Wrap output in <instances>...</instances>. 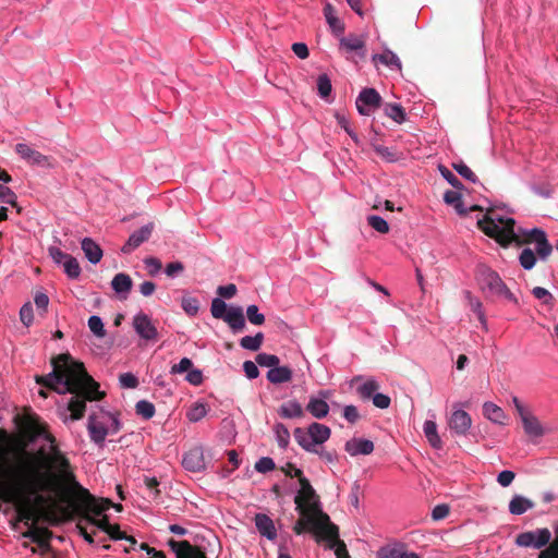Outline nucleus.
Listing matches in <instances>:
<instances>
[{"label": "nucleus", "instance_id": "obj_11", "mask_svg": "<svg viewBox=\"0 0 558 558\" xmlns=\"http://www.w3.org/2000/svg\"><path fill=\"white\" fill-rule=\"evenodd\" d=\"M551 533L548 529H536L534 531L520 533L515 538L519 547H531L539 549L550 542Z\"/></svg>", "mask_w": 558, "mask_h": 558}, {"label": "nucleus", "instance_id": "obj_32", "mask_svg": "<svg viewBox=\"0 0 558 558\" xmlns=\"http://www.w3.org/2000/svg\"><path fill=\"white\" fill-rule=\"evenodd\" d=\"M483 414L494 424H505L506 414L504 410L493 402L487 401L483 404Z\"/></svg>", "mask_w": 558, "mask_h": 558}, {"label": "nucleus", "instance_id": "obj_2", "mask_svg": "<svg viewBox=\"0 0 558 558\" xmlns=\"http://www.w3.org/2000/svg\"><path fill=\"white\" fill-rule=\"evenodd\" d=\"M37 383L53 389L64 397L58 402V414L64 424L84 416L87 401L100 400L104 392L86 372L84 364L70 354H60L52 360V371L38 377Z\"/></svg>", "mask_w": 558, "mask_h": 558}, {"label": "nucleus", "instance_id": "obj_56", "mask_svg": "<svg viewBox=\"0 0 558 558\" xmlns=\"http://www.w3.org/2000/svg\"><path fill=\"white\" fill-rule=\"evenodd\" d=\"M107 534L114 541L125 539L131 543V545L136 544V539L133 536H128L124 532L120 530L118 525H111Z\"/></svg>", "mask_w": 558, "mask_h": 558}, {"label": "nucleus", "instance_id": "obj_8", "mask_svg": "<svg viewBox=\"0 0 558 558\" xmlns=\"http://www.w3.org/2000/svg\"><path fill=\"white\" fill-rule=\"evenodd\" d=\"M480 284L483 292L504 298L515 305L519 304L518 298L509 290L496 271L484 269L480 276Z\"/></svg>", "mask_w": 558, "mask_h": 558}, {"label": "nucleus", "instance_id": "obj_62", "mask_svg": "<svg viewBox=\"0 0 558 558\" xmlns=\"http://www.w3.org/2000/svg\"><path fill=\"white\" fill-rule=\"evenodd\" d=\"M144 264L150 276L158 275L162 268L161 262L156 257H146Z\"/></svg>", "mask_w": 558, "mask_h": 558}, {"label": "nucleus", "instance_id": "obj_31", "mask_svg": "<svg viewBox=\"0 0 558 558\" xmlns=\"http://www.w3.org/2000/svg\"><path fill=\"white\" fill-rule=\"evenodd\" d=\"M464 296L471 311L476 314L483 329L487 331L488 324L485 316V312L483 310L482 302L480 301L478 298L474 296L470 291H465Z\"/></svg>", "mask_w": 558, "mask_h": 558}, {"label": "nucleus", "instance_id": "obj_33", "mask_svg": "<svg viewBox=\"0 0 558 558\" xmlns=\"http://www.w3.org/2000/svg\"><path fill=\"white\" fill-rule=\"evenodd\" d=\"M424 435L429 445L435 449L442 447V441L437 432V424L434 420H426L423 425Z\"/></svg>", "mask_w": 558, "mask_h": 558}, {"label": "nucleus", "instance_id": "obj_16", "mask_svg": "<svg viewBox=\"0 0 558 558\" xmlns=\"http://www.w3.org/2000/svg\"><path fill=\"white\" fill-rule=\"evenodd\" d=\"M168 545L175 554L177 558H207L206 554L202 549L193 546L187 541L170 539Z\"/></svg>", "mask_w": 558, "mask_h": 558}, {"label": "nucleus", "instance_id": "obj_49", "mask_svg": "<svg viewBox=\"0 0 558 558\" xmlns=\"http://www.w3.org/2000/svg\"><path fill=\"white\" fill-rule=\"evenodd\" d=\"M88 327L96 337L104 338L106 336L104 322L98 315H92L88 318Z\"/></svg>", "mask_w": 558, "mask_h": 558}, {"label": "nucleus", "instance_id": "obj_10", "mask_svg": "<svg viewBox=\"0 0 558 558\" xmlns=\"http://www.w3.org/2000/svg\"><path fill=\"white\" fill-rule=\"evenodd\" d=\"M132 327L145 342H156L158 340V330L151 318L144 312H138L133 316Z\"/></svg>", "mask_w": 558, "mask_h": 558}, {"label": "nucleus", "instance_id": "obj_29", "mask_svg": "<svg viewBox=\"0 0 558 558\" xmlns=\"http://www.w3.org/2000/svg\"><path fill=\"white\" fill-rule=\"evenodd\" d=\"M278 414L280 417L288 420L301 418L304 415V410L299 401L289 400L278 408Z\"/></svg>", "mask_w": 558, "mask_h": 558}, {"label": "nucleus", "instance_id": "obj_38", "mask_svg": "<svg viewBox=\"0 0 558 558\" xmlns=\"http://www.w3.org/2000/svg\"><path fill=\"white\" fill-rule=\"evenodd\" d=\"M263 332H257L254 336H244L243 338H241L240 345L244 350L258 351L263 344Z\"/></svg>", "mask_w": 558, "mask_h": 558}, {"label": "nucleus", "instance_id": "obj_17", "mask_svg": "<svg viewBox=\"0 0 558 558\" xmlns=\"http://www.w3.org/2000/svg\"><path fill=\"white\" fill-rule=\"evenodd\" d=\"M154 225L151 222L141 227L138 230H135L131 233L129 236L126 243L122 246L121 251L124 254H129L135 248H137L140 245H142L144 242H146L153 232Z\"/></svg>", "mask_w": 558, "mask_h": 558}, {"label": "nucleus", "instance_id": "obj_12", "mask_svg": "<svg viewBox=\"0 0 558 558\" xmlns=\"http://www.w3.org/2000/svg\"><path fill=\"white\" fill-rule=\"evenodd\" d=\"M381 105V96L375 88H363L355 99L356 110L361 116H369Z\"/></svg>", "mask_w": 558, "mask_h": 558}, {"label": "nucleus", "instance_id": "obj_4", "mask_svg": "<svg viewBox=\"0 0 558 558\" xmlns=\"http://www.w3.org/2000/svg\"><path fill=\"white\" fill-rule=\"evenodd\" d=\"M302 518L295 523L293 531L300 535L306 530L314 531L317 535L328 541L338 538V526L330 522L326 513H312L307 511H299Z\"/></svg>", "mask_w": 558, "mask_h": 558}, {"label": "nucleus", "instance_id": "obj_5", "mask_svg": "<svg viewBox=\"0 0 558 558\" xmlns=\"http://www.w3.org/2000/svg\"><path fill=\"white\" fill-rule=\"evenodd\" d=\"M121 429V422L118 416L108 411H100L89 415L87 430L90 440L102 446L109 434H117Z\"/></svg>", "mask_w": 558, "mask_h": 558}, {"label": "nucleus", "instance_id": "obj_55", "mask_svg": "<svg viewBox=\"0 0 558 558\" xmlns=\"http://www.w3.org/2000/svg\"><path fill=\"white\" fill-rule=\"evenodd\" d=\"M439 171L442 175V178L454 189L461 190L463 187V184L460 182V180L445 166H439Z\"/></svg>", "mask_w": 558, "mask_h": 558}, {"label": "nucleus", "instance_id": "obj_45", "mask_svg": "<svg viewBox=\"0 0 558 558\" xmlns=\"http://www.w3.org/2000/svg\"><path fill=\"white\" fill-rule=\"evenodd\" d=\"M336 121L338 125L344 130V132L357 144L360 142L356 132L351 128L350 121L348 117L343 113L336 112L335 113Z\"/></svg>", "mask_w": 558, "mask_h": 558}, {"label": "nucleus", "instance_id": "obj_7", "mask_svg": "<svg viewBox=\"0 0 558 558\" xmlns=\"http://www.w3.org/2000/svg\"><path fill=\"white\" fill-rule=\"evenodd\" d=\"M16 519L23 523L27 531L23 533V537L31 539L33 543L41 544L44 530L36 526L38 521V511L29 499L20 498L15 505Z\"/></svg>", "mask_w": 558, "mask_h": 558}, {"label": "nucleus", "instance_id": "obj_54", "mask_svg": "<svg viewBox=\"0 0 558 558\" xmlns=\"http://www.w3.org/2000/svg\"><path fill=\"white\" fill-rule=\"evenodd\" d=\"M20 319L26 326H31L34 320L33 306L29 302L25 303L20 310Z\"/></svg>", "mask_w": 558, "mask_h": 558}, {"label": "nucleus", "instance_id": "obj_25", "mask_svg": "<svg viewBox=\"0 0 558 558\" xmlns=\"http://www.w3.org/2000/svg\"><path fill=\"white\" fill-rule=\"evenodd\" d=\"M525 434L532 438H539L545 434L538 418L530 411L520 416Z\"/></svg>", "mask_w": 558, "mask_h": 558}, {"label": "nucleus", "instance_id": "obj_64", "mask_svg": "<svg viewBox=\"0 0 558 558\" xmlns=\"http://www.w3.org/2000/svg\"><path fill=\"white\" fill-rule=\"evenodd\" d=\"M539 558H558V530L556 541L541 553Z\"/></svg>", "mask_w": 558, "mask_h": 558}, {"label": "nucleus", "instance_id": "obj_39", "mask_svg": "<svg viewBox=\"0 0 558 558\" xmlns=\"http://www.w3.org/2000/svg\"><path fill=\"white\" fill-rule=\"evenodd\" d=\"M274 434L278 446L281 449H287L290 444V432L287 426L282 423H276L274 425Z\"/></svg>", "mask_w": 558, "mask_h": 558}, {"label": "nucleus", "instance_id": "obj_3", "mask_svg": "<svg viewBox=\"0 0 558 558\" xmlns=\"http://www.w3.org/2000/svg\"><path fill=\"white\" fill-rule=\"evenodd\" d=\"M477 223L485 234L496 239L499 243L508 244L517 236L514 219L498 211H488Z\"/></svg>", "mask_w": 558, "mask_h": 558}, {"label": "nucleus", "instance_id": "obj_57", "mask_svg": "<svg viewBox=\"0 0 558 558\" xmlns=\"http://www.w3.org/2000/svg\"><path fill=\"white\" fill-rule=\"evenodd\" d=\"M275 461L269 457H263L255 463V470L259 473H267L275 470Z\"/></svg>", "mask_w": 558, "mask_h": 558}, {"label": "nucleus", "instance_id": "obj_51", "mask_svg": "<svg viewBox=\"0 0 558 558\" xmlns=\"http://www.w3.org/2000/svg\"><path fill=\"white\" fill-rule=\"evenodd\" d=\"M368 225L379 233H387L389 231L388 222L380 216L371 215L367 217Z\"/></svg>", "mask_w": 558, "mask_h": 558}, {"label": "nucleus", "instance_id": "obj_15", "mask_svg": "<svg viewBox=\"0 0 558 558\" xmlns=\"http://www.w3.org/2000/svg\"><path fill=\"white\" fill-rule=\"evenodd\" d=\"M522 233L532 238L539 259L546 260L553 252V246L548 242L545 231L539 228H533L531 230H524Z\"/></svg>", "mask_w": 558, "mask_h": 558}, {"label": "nucleus", "instance_id": "obj_34", "mask_svg": "<svg viewBox=\"0 0 558 558\" xmlns=\"http://www.w3.org/2000/svg\"><path fill=\"white\" fill-rule=\"evenodd\" d=\"M533 507L534 504L529 498L521 495H514L509 502V512L511 514L520 515L526 512L527 510L532 509Z\"/></svg>", "mask_w": 558, "mask_h": 558}, {"label": "nucleus", "instance_id": "obj_24", "mask_svg": "<svg viewBox=\"0 0 558 558\" xmlns=\"http://www.w3.org/2000/svg\"><path fill=\"white\" fill-rule=\"evenodd\" d=\"M372 60L375 65L383 64L391 71L400 72L402 69L399 57L390 49H385L381 53L373 54Z\"/></svg>", "mask_w": 558, "mask_h": 558}, {"label": "nucleus", "instance_id": "obj_27", "mask_svg": "<svg viewBox=\"0 0 558 558\" xmlns=\"http://www.w3.org/2000/svg\"><path fill=\"white\" fill-rule=\"evenodd\" d=\"M233 332L241 331L245 326L243 310L240 306H230L223 319Z\"/></svg>", "mask_w": 558, "mask_h": 558}, {"label": "nucleus", "instance_id": "obj_13", "mask_svg": "<svg viewBox=\"0 0 558 558\" xmlns=\"http://www.w3.org/2000/svg\"><path fill=\"white\" fill-rule=\"evenodd\" d=\"M332 396L329 389L319 390L316 396H311L306 404V411L315 418L320 420L328 415L329 405L327 400Z\"/></svg>", "mask_w": 558, "mask_h": 558}, {"label": "nucleus", "instance_id": "obj_60", "mask_svg": "<svg viewBox=\"0 0 558 558\" xmlns=\"http://www.w3.org/2000/svg\"><path fill=\"white\" fill-rule=\"evenodd\" d=\"M193 367V362L189 357H183L180 360L178 364H174L170 368V373L172 375L174 374H182L187 373Z\"/></svg>", "mask_w": 558, "mask_h": 558}, {"label": "nucleus", "instance_id": "obj_35", "mask_svg": "<svg viewBox=\"0 0 558 558\" xmlns=\"http://www.w3.org/2000/svg\"><path fill=\"white\" fill-rule=\"evenodd\" d=\"M379 389L378 381L369 377L366 380H364L357 388L356 391L361 399L363 400H369L377 393V390Z\"/></svg>", "mask_w": 558, "mask_h": 558}, {"label": "nucleus", "instance_id": "obj_36", "mask_svg": "<svg viewBox=\"0 0 558 558\" xmlns=\"http://www.w3.org/2000/svg\"><path fill=\"white\" fill-rule=\"evenodd\" d=\"M385 114L398 124L407 120V113L400 104H386Z\"/></svg>", "mask_w": 558, "mask_h": 558}, {"label": "nucleus", "instance_id": "obj_14", "mask_svg": "<svg viewBox=\"0 0 558 558\" xmlns=\"http://www.w3.org/2000/svg\"><path fill=\"white\" fill-rule=\"evenodd\" d=\"M448 426L453 434L465 436L472 426V418L466 411L454 407L448 418Z\"/></svg>", "mask_w": 558, "mask_h": 558}, {"label": "nucleus", "instance_id": "obj_50", "mask_svg": "<svg viewBox=\"0 0 558 558\" xmlns=\"http://www.w3.org/2000/svg\"><path fill=\"white\" fill-rule=\"evenodd\" d=\"M246 316L251 324L260 326L265 323V315L259 312V308L255 304H251L246 308Z\"/></svg>", "mask_w": 558, "mask_h": 558}, {"label": "nucleus", "instance_id": "obj_53", "mask_svg": "<svg viewBox=\"0 0 558 558\" xmlns=\"http://www.w3.org/2000/svg\"><path fill=\"white\" fill-rule=\"evenodd\" d=\"M119 383L122 388L134 389L138 386V379L133 373H123L119 376Z\"/></svg>", "mask_w": 558, "mask_h": 558}, {"label": "nucleus", "instance_id": "obj_1", "mask_svg": "<svg viewBox=\"0 0 558 558\" xmlns=\"http://www.w3.org/2000/svg\"><path fill=\"white\" fill-rule=\"evenodd\" d=\"M32 439L44 444L35 453L24 457L22 469L26 485L36 495L38 502L45 501L43 493L48 494L53 504H66L87 523L107 533L111 526L107 515L97 517L110 508L111 501L97 499L76 481L69 459L46 426L34 425Z\"/></svg>", "mask_w": 558, "mask_h": 558}, {"label": "nucleus", "instance_id": "obj_41", "mask_svg": "<svg viewBox=\"0 0 558 558\" xmlns=\"http://www.w3.org/2000/svg\"><path fill=\"white\" fill-rule=\"evenodd\" d=\"M64 274L72 280L81 276V266L75 257L72 255L62 264Z\"/></svg>", "mask_w": 558, "mask_h": 558}, {"label": "nucleus", "instance_id": "obj_6", "mask_svg": "<svg viewBox=\"0 0 558 558\" xmlns=\"http://www.w3.org/2000/svg\"><path fill=\"white\" fill-rule=\"evenodd\" d=\"M331 435V429L322 423H311L307 429L296 427L293 436L298 445L307 452L318 453L317 446L326 442Z\"/></svg>", "mask_w": 558, "mask_h": 558}, {"label": "nucleus", "instance_id": "obj_52", "mask_svg": "<svg viewBox=\"0 0 558 558\" xmlns=\"http://www.w3.org/2000/svg\"><path fill=\"white\" fill-rule=\"evenodd\" d=\"M452 167L465 180L472 183H475L477 181V177L475 175V173L464 162L460 161L453 163Z\"/></svg>", "mask_w": 558, "mask_h": 558}, {"label": "nucleus", "instance_id": "obj_59", "mask_svg": "<svg viewBox=\"0 0 558 558\" xmlns=\"http://www.w3.org/2000/svg\"><path fill=\"white\" fill-rule=\"evenodd\" d=\"M48 254L51 257V259L53 260V263L59 265V266H62L64 260H66L71 256L70 254H66V253L62 252L57 246H50L48 248Z\"/></svg>", "mask_w": 558, "mask_h": 558}, {"label": "nucleus", "instance_id": "obj_23", "mask_svg": "<svg viewBox=\"0 0 558 558\" xmlns=\"http://www.w3.org/2000/svg\"><path fill=\"white\" fill-rule=\"evenodd\" d=\"M15 153L26 162L32 165H43L47 161V157L38 150L32 148L26 143H17L15 145Z\"/></svg>", "mask_w": 558, "mask_h": 558}, {"label": "nucleus", "instance_id": "obj_61", "mask_svg": "<svg viewBox=\"0 0 558 558\" xmlns=\"http://www.w3.org/2000/svg\"><path fill=\"white\" fill-rule=\"evenodd\" d=\"M532 294L537 300H541L544 304H551L553 302V294L543 287H535L532 290Z\"/></svg>", "mask_w": 558, "mask_h": 558}, {"label": "nucleus", "instance_id": "obj_42", "mask_svg": "<svg viewBox=\"0 0 558 558\" xmlns=\"http://www.w3.org/2000/svg\"><path fill=\"white\" fill-rule=\"evenodd\" d=\"M536 255L530 247H525L519 255V263L524 270H531L536 264Z\"/></svg>", "mask_w": 558, "mask_h": 558}, {"label": "nucleus", "instance_id": "obj_40", "mask_svg": "<svg viewBox=\"0 0 558 558\" xmlns=\"http://www.w3.org/2000/svg\"><path fill=\"white\" fill-rule=\"evenodd\" d=\"M208 413L207 404L204 402H195L186 412L190 422L196 423L203 420Z\"/></svg>", "mask_w": 558, "mask_h": 558}, {"label": "nucleus", "instance_id": "obj_19", "mask_svg": "<svg viewBox=\"0 0 558 558\" xmlns=\"http://www.w3.org/2000/svg\"><path fill=\"white\" fill-rule=\"evenodd\" d=\"M182 465L190 472L203 471L206 466L203 448L194 447L185 452L182 459Z\"/></svg>", "mask_w": 558, "mask_h": 558}, {"label": "nucleus", "instance_id": "obj_48", "mask_svg": "<svg viewBox=\"0 0 558 558\" xmlns=\"http://www.w3.org/2000/svg\"><path fill=\"white\" fill-rule=\"evenodd\" d=\"M332 90L331 81L327 74L317 77V92L322 98H327Z\"/></svg>", "mask_w": 558, "mask_h": 558}, {"label": "nucleus", "instance_id": "obj_18", "mask_svg": "<svg viewBox=\"0 0 558 558\" xmlns=\"http://www.w3.org/2000/svg\"><path fill=\"white\" fill-rule=\"evenodd\" d=\"M377 558H421L415 551L408 549L403 543L386 545L377 550Z\"/></svg>", "mask_w": 558, "mask_h": 558}, {"label": "nucleus", "instance_id": "obj_43", "mask_svg": "<svg viewBox=\"0 0 558 558\" xmlns=\"http://www.w3.org/2000/svg\"><path fill=\"white\" fill-rule=\"evenodd\" d=\"M181 307L186 315L194 317L199 311V301L194 296L184 295L181 300Z\"/></svg>", "mask_w": 558, "mask_h": 558}, {"label": "nucleus", "instance_id": "obj_46", "mask_svg": "<svg viewBox=\"0 0 558 558\" xmlns=\"http://www.w3.org/2000/svg\"><path fill=\"white\" fill-rule=\"evenodd\" d=\"M228 310L227 303L221 298H215L211 301L210 313L214 318L223 319Z\"/></svg>", "mask_w": 558, "mask_h": 558}, {"label": "nucleus", "instance_id": "obj_47", "mask_svg": "<svg viewBox=\"0 0 558 558\" xmlns=\"http://www.w3.org/2000/svg\"><path fill=\"white\" fill-rule=\"evenodd\" d=\"M255 361L259 366L269 367V369L274 368L280 363V360L277 355L265 352L258 353L255 357Z\"/></svg>", "mask_w": 558, "mask_h": 558}, {"label": "nucleus", "instance_id": "obj_22", "mask_svg": "<svg viewBox=\"0 0 558 558\" xmlns=\"http://www.w3.org/2000/svg\"><path fill=\"white\" fill-rule=\"evenodd\" d=\"M255 526L259 534L269 541L277 538V530L272 519L265 513H256L254 518Z\"/></svg>", "mask_w": 558, "mask_h": 558}, {"label": "nucleus", "instance_id": "obj_20", "mask_svg": "<svg viewBox=\"0 0 558 558\" xmlns=\"http://www.w3.org/2000/svg\"><path fill=\"white\" fill-rule=\"evenodd\" d=\"M340 49L347 53H355L360 58L365 56V39L363 36L349 34L348 36L341 35L339 37Z\"/></svg>", "mask_w": 558, "mask_h": 558}, {"label": "nucleus", "instance_id": "obj_30", "mask_svg": "<svg viewBox=\"0 0 558 558\" xmlns=\"http://www.w3.org/2000/svg\"><path fill=\"white\" fill-rule=\"evenodd\" d=\"M133 282L129 275L124 272L117 274L112 281L111 287L113 291L121 296V299H126L128 294L132 289Z\"/></svg>", "mask_w": 558, "mask_h": 558}, {"label": "nucleus", "instance_id": "obj_63", "mask_svg": "<svg viewBox=\"0 0 558 558\" xmlns=\"http://www.w3.org/2000/svg\"><path fill=\"white\" fill-rule=\"evenodd\" d=\"M185 380L190 383L193 386H199L203 384L204 376L201 369L198 368H191L185 376Z\"/></svg>", "mask_w": 558, "mask_h": 558}, {"label": "nucleus", "instance_id": "obj_58", "mask_svg": "<svg viewBox=\"0 0 558 558\" xmlns=\"http://www.w3.org/2000/svg\"><path fill=\"white\" fill-rule=\"evenodd\" d=\"M0 202L15 206L16 195L10 187L0 184Z\"/></svg>", "mask_w": 558, "mask_h": 558}, {"label": "nucleus", "instance_id": "obj_9", "mask_svg": "<svg viewBox=\"0 0 558 558\" xmlns=\"http://www.w3.org/2000/svg\"><path fill=\"white\" fill-rule=\"evenodd\" d=\"M296 510L312 513H324L320 508L318 496L306 477H301L300 488L294 498Z\"/></svg>", "mask_w": 558, "mask_h": 558}, {"label": "nucleus", "instance_id": "obj_44", "mask_svg": "<svg viewBox=\"0 0 558 558\" xmlns=\"http://www.w3.org/2000/svg\"><path fill=\"white\" fill-rule=\"evenodd\" d=\"M136 414L142 416L144 420H149L155 415V405L147 400H140L135 404Z\"/></svg>", "mask_w": 558, "mask_h": 558}, {"label": "nucleus", "instance_id": "obj_28", "mask_svg": "<svg viewBox=\"0 0 558 558\" xmlns=\"http://www.w3.org/2000/svg\"><path fill=\"white\" fill-rule=\"evenodd\" d=\"M292 377H293L292 369L288 366H280V365H277L274 368H270L266 374L267 380L274 385H280V384L288 383L292 379Z\"/></svg>", "mask_w": 558, "mask_h": 558}, {"label": "nucleus", "instance_id": "obj_21", "mask_svg": "<svg viewBox=\"0 0 558 558\" xmlns=\"http://www.w3.org/2000/svg\"><path fill=\"white\" fill-rule=\"evenodd\" d=\"M344 449L351 457L367 456L374 451V444L365 438L353 437L345 442Z\"/></svg>", "mask_w": 558, "mask_h": 558}, {"label": "nucleus", "instance_id": "obj_26", "mask_svg": "<svg viewBox=\"0 0 558 558\" xmlns=\"http://www.w3.org/2000/svg\"><path fill=\"white\" fill-rule=\"evenodd\" d=\"M81 247L90 264L96 265L101 260L104 255L102 250L92 238H84L81 241Z\"/></svg>", "mask_w": 558, "mask_h": 558}, {"label": "nucleus", "instance_id": "obj_37", "mask_svg": "<svg viewBox=\"0 0 558 558\" xmlns=\"http://www.w3.org/2000/svg\"><path fill=\"white\" fill-rule=\"evenodd\" d=\"M444 201L446 204L453 206L458 214H464L466 211L463 207L462 195L457 189L446 191Z\"/></svg>", "mask_w": 558, "mask_h": 558}]
</instances>
